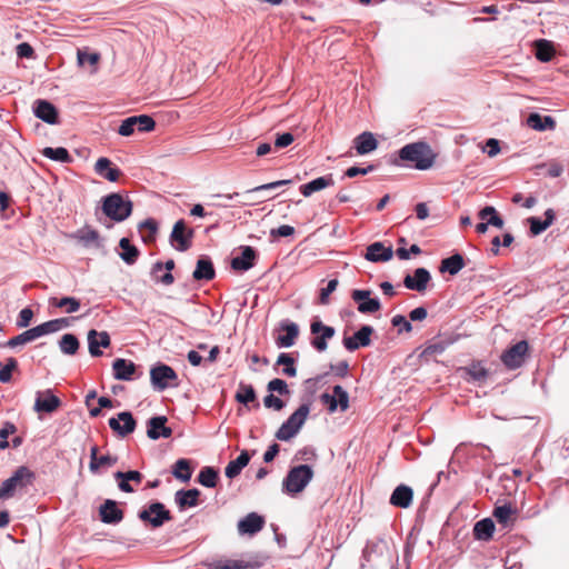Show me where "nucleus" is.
Segmentation results:
<instances>
[{"mask_svg": "<svg viewBox=\"0 0 569 569\" xmlns=\"http://www.w3.org/2000/svg\"><path fill=\"white\" fill-rule=\"evenodd\" d=\"M216 277V270L211 259L202 256L198 259L192 278L196 281H210Z\"/></svg>", "mask_w": 569, "mask_h": 569, "instance_id": "nucleus-25", "label": "nucleus"}, {"mask_svg": "<svg viewBox=\"0 0 569 569\" xmlns=\"http://www.w3.org/2000/svg\"><path fill=\"white\" fill-rule=\"evenodd\" d=\"M112 370L114 379L130 381L134 377L137 367L130 360L117 358L112 363Z\"/></svg>", "mask_w": 569, "mask_h": 569, "instance_id": "nucleus-24", "label": "nucleus"}, {"mask_svg": "<svg viewBox=\"0 0 569 569\" xmlns=\"http://www.w3.org/2000/svg\"><path fill=\"white\" fill-rule=\"evenodd\" d=\"M33 113L40 120L49 123L56 124L58 123V110L57 108L49 102L48 100L38 99L33 102Z\"/></svg>", "mask_w": 569, "mask_h": 569, "instance_id": "nucleus-16", "label": "nucleus"}, {"mask_svg": "<svg viewBox=\"0 0 569 569\" xmlns=\"http://www.w3.org/2000/svg\"><path fill=\"white\" fill-rule=\"evenodd\" d=\"M516 510L510 505L497 506L493 510V517L501 525H508L511 516L515 515Z\"/></svg>", "mask_w": 569, "mask_h": 569, "instance_id": "nucleus-51", "label": "nucleus"}, {"mask_svg": "<svg viewBox=\"0 0 569 569\" xmlns=\"http://www.w3.org/2000/svg\"><path fill=\"white\" fill-rule=\"evenodd\" d=\"M167 421L168 419L166 416L151 417L147 421V436L152 440L170 438L172 429L166 426Z\"/></svg>", "mask_w": 569, "mask_h": 569, "instance_id": "nucleus-14", "label": "nucleus"}, {"mask_svg": "<svg viewBox=\"0 0 569 569\" xmlns=\"http://www.w3.org/2000/svg\"><path fill=\"white\" fill-rule=\"evenodd\" d=\"M198 482L207 488H214L218 482V471L213 467H203L198 475Z\"/></svg>", "mask_w": 569, "mask_h": 569, "instance_id": "nucleus-43", "label": "nucleus"}, {"mask_svg": "<svg viewBox=\"0 0 569 569\" xmlns=\"http://www.w3.org/2000/svg\"><path fill=\"white\" fill-rule=\"evenodd\" d=\"M61 406V400L50 389L38 391L34 401V411L51 413Z\"/></svg>", "mask_w": 569, "mask_h": 569, "instance_id": "nucleus-15", "label": "nucleus"}, {"mask_svg": "<svg viewBox=\"0 0 569 569\" xmlns=\"http://www.w3.org/2000/svg\"><path fill=\"white\" fill-rule=\"evenodd\" d=\"M480 220H487L489 226L501 229L505 224L502 218L498 214L497 210L492 206H487L478 212Z\"/></svg>", "mask_w": 569, "mask_h": 569, "instance_id": "nucleus-40", "label": "nucleus"}, {"mask_svg": "<svg viewBox=\"0 0 569 569\" xmlns=\"http://www.w3.org/2000/svg\"><path fill=\"white\" fill-rule=\"evenodd\" d=\"M14 432L16 426L11 422H6L4 426L0 429V449H7L9 447L7 438L9 435Z\"/></svg>", "mask_w": 569, "mask_h": 569, "instance_id": "nucleus-62", "label": "nucleus"}, {"mask_svg": "<svg viewBox=\"0 0 569 569\" xmlns=\"http://www.w3.org/2000/svg\"><path fill=\"white\" fill-rule=\"evenodd\" d=\"M134 121L136 120H133V117H129V118L124 119L118 129V133L123 137L131 136L134 132V129L137 128V124H134Z\"/></svg>", "mask_w": 569, "mask_h": 569, "instance_id": "nucleus-63", "label": "nucleus"}, {"mask_svg": "<svg viewBox=\"0 0 569 569\" xmlns=\"http://www.w3.org/2000/svg\"><path fill=\"white\" fill-rule=\"evenodd\" d=\"M101 203L102 213L113 222L124 221L133 209L132 201L118 192L107 194L101 199Z\"/></svg>", "mask_w": 569, "mask_h": 569, "instance_id": "nucleus-2", "label": "nucleus"}, {"mask_svg": "<svg viewBox=\"0 0 569 569\" xmlns=\"http://www.w3.org/2000/svg\"><path fill=\"white\" fill-rule=\"evenodd\" d=\"M335 184V180L331 173L319 177L317 179H313L309 181L308 183H305L300 186V192L303 197L308 198L313 192L323 190L328 187H332Z\"/></svg>", "mask_w": 569, "mask_h": 569, "instance_id": "nucleus-28", "label": "nucleus"}, {"mask_svg": "<svg viewBox=\"0 0 569 569\" xmlns=\"http://www.w3.org/2000/svg\"><path fill=\"white\" fill-rule=\"evenodd\" d=\"M310 332L315 336L310 343L319 352L327 350L328 340L332 339L336 335L333 327L322 323L319 319H315L311 322Z\"/></svg>", "mask_w": 569, "mask_h": 569, "instance_id": "nucleus-8", "label": "nucleus"}, {"mask_svg": "<svg viewBox=\"0 0 569 569\" xmlns=\"http://www.w3.org/2000/svg\"><path fill=\"white\" fill-rule=\"evenodd\" d=\"M313 478V470L307 465L292 467L282 481V490L288 495H297L305 490Z\"/></svg>", "mask_w": 569, "mask_h": 569, "instance_id": "nucleus-3", "label": "nucleus"}, {"mask_svg": "<svg viewBox=\"0 0 569 569\" xmlns=\"http://www.w3.org/2000/svg\"><path fill=\"white\" fill-rule=\"evenodd\" d=\"M18 367V361L14 358H9L7 363L0 369V382L7 383L12 378V371Z\"/></svg>", "mask_w": 569, "mask_h": 569, "instance_id": "nucleus-55", "label": "nucleus"}, {"mask_svg": "<svg viewBox=\"0 0 569 569\" xmlns=\"http://www.w3.org/2000/svg\"><path fill=\"white\" fill-rule=\"evenodd\" d=\"M150 379L156 390L163 391L170 386L176 385L173 382L177 381L178 376L171 367L163 363H158L151 368Z\"/></svg>", "mask_w": 569, "mask_h": 569, "instance_id": "nucleus-7", "label": "nucleus"}, {"mask_svg": "<svg viewBox=\"0 0 569 569\" xmlns=\"http://www.w3.org/2000/svg\"><path fill=\"white\" fill-rule=\"evenodd\" d=\"M114 478L118 481L119 489L123 492L130 493V492L134 491L133 487L130 485V481H133L137 485H140L143 479V476L141 472H139L137 470H130V471H126V472L117 471L114 473Z\"/></svg>", "mask_w": 569, "mask_h": 569, "instance_id": "nucleus-27", "label": "nucleus"}, {"mask_svg": "<svg viewBox=\"0 0 569 569\" xmlns=\"http://www.w3.org/2000/svg\"><path fill=\"white\" fill-rule=\"evenodd\" d=\"M413 491L409 486H398L390 497V503L399 508H408L412 503Z\"/></svg>", "mask_w": 569, "mask_h": 569, "instance_id": "nucleus-30", "label": "nucleus"}, {"mask_svg": "<svg viewBox=\"0 0 569 569\" xmlns=\"http://www.w3.org/2000/svg\"><path fill=\"white\" fill-rule=\"evenodd\" d=\"M529 346L526 340H521L511 346L501 355V361L508 369H518L522 366Z\"/></svg>", "mask_w": 569, "mask_h": 569, "instance_id": "nucleus-10", "label": "nucleus"}, {"mask_svg": "<svg viewBox=\"0 0 569 569\" xmlns=\"http://www.w3.org/2000/svg\"><path fill=\"white\" fill-rule=\"evenodd\" d=\"M276 365L283 366L282 373L288 377H295L297 369L295 367V359L289 353H280L278 356Z\"/></svg>", "mask_w": 569, "mask_h": 569, "instance_id": "nucleus-49", "label": "nucleus"}, {"mask_svg": "<svg viewBox=\"0 0 569 569\" xmlns=\"http://www.w3.org/2000/svg\"><path fill=\"white\" fill-rule=\"evenodd\" d=\"M172 475L176 479L187 482L191 479L192 468L188 459H178L172 467Z\"/></svg>", "mask_w": 569, "mask_h": 569, "instance_id": "nucleus-37", "label": "nucleus"}, {"mask_svg": "<svg viewBox=\"0 0 569 569\" xmlns=\"http://www.w3.org/2000/svg\"><path fill=\"white\" fill-rule=\"evenodd\" d=\"M430 280V272L426 268H417L413 272V276L407 274L405 277L403 284L409 290L422 292L426 290Z\"/></svg>", "mask_w": 569, "mask_h": 569, "instance_id": "nucleus-17", "label": "nucleus"}, {"mask_svg": "<svg viewBox=\"0 0 569 569\" xmlns=\"http://www.w3.org/2000/svg\"><path fill=\"white\" fill-rule=\"evenodd\" d=\"M119 247L121 249V252L119 253L120 258L127 263V264H133L138 260L140 256L139 249L131 244L130 240L128 238H122L119 241Z\"/></svg>", "mask_w": 569, "mask_h": 569, "instance_id": "nucleus-34", "label": "nucleus"}, {"mask_svg": "<svg viewBox=\"0 0 569 569\" xmlns=\"http://www.w3.org/2000/svg\"><path fill=\"white\" fill-rule=\"evenodd\" d=\"M338 280L331 279L328 281L327 286L320 290L319 302L321 305H328L329 296L337 289Z\"/></svg>", "mask_w": 569, "mask_h": 569, "instance_id": "nucleus-59", "label": "nucleus"}, {"mask_svg": "<svg viewBox=\"0 0 569 569\" xmlns=\"http://www.w3.org/2000/svg\"><path fill=\"white\" fill-rule=\"evenodd\" d=\"M249 461H250V456H249L248 451L243 450L238 456L237 459L231 460L227 465V467L224 469L226 477L229 478V479L236 478L237 476L240 475V472L249 463Z\"/></svg>", "mask_w": 569, "mask_h": 569, "instance_id": "nucleus-33", "label": "nucleus"}, {"mask_svg": "<svg viewBox=\"0 0 569 569\" xmlns=\"http://www.w3.org/2000/svg\"><path fill=\"white\" fill-rule=\"evenodd\" d=\"M137 422L129 411H122L117 417L109 419V427L121 438L132 433L136 429Z\"/></svg>", "mask_w": 569, "mask_h": 569, "instance_id": "nucleus-12", "label": "nucleus"}, {"mask_svg": "<svg viewBox=\"0 0 569 569\" xmlns=\"http://www.w3.org/2000/svg\"><path fill=\"white\" fill-rule=\"evenodd\" d=\"M241 254L232 258L231 268L236 271H248L254 266L257 259L256 250L250 246L240 247Z\"/></svg>", "mask_w": 569, "mask_h": 569, "instance_id": "nucleus-19", "label": "nucleus"}, {"mask_svg": "<svg viewBox=\"0 0 569 569\" xmlns=\"http://www.w3.org/2000/svg\"><path fill=\"white\" fill-rule=\"evenodd\" d=\"M101 521L109 525L119 523L123 519V511L118 508L117 502L107 499L99 509Z\"/></svg>", "mask_w": 569, "mask_h": 569, "instance_id": "nucleus-21", "label": "nucleus"}, {"mask_svg": "<svg viewBox=\"0 0 569 569\" xmlns=\"http://www.w3.org/2000/svg\"><path fill=\"white\" fill-rule=\"evenodd\" d=\"M77 238L84 244L98 243L99 232L91 228H83L78 231Z\"/></svg>", "mask_w": 569, "mask_h": 569, "instance_id": "nucleus-54", "label": "nucleus"}, {"mask_svg": "<svg viewBox=\"0 0 569 569\" xmlns=\"http://www.w3.org/2000/svg\"><path fill=\"white\" fill-rule=\"evenodd\" d=\"M68 325L67 319H53L37 326L40 337L53 333Z\"/></svg>", "mask_w": 569, "mask_h": 569, "instance_id": "nucleus-48", "label": "nucleus"}, {"mask_svg": "<svg viewBox=\"0 0 569 569\" xmlns=\"http://www.w3.org/2000/svg\"><path fill=\"white\" fill-rule=\"evenodd\" d=\"M94 171L97 174L111 182H116L121 176L120 169L112 167L111 161L104 157L97 160L94 164Z\"/></svg>", "mask_w": 569, "mask_h": 569, "instance_id": "nucleus-29", "label": "nucleus"}, {"mask_svg": "<svg viewBox=\"0 0 569 569\" xmlns=\"http://www.w3.org/2000/svg\"><path fill=\"white\" fill-rule=\"evenodd\" d=\"M535 54L542 62L550 61L553 56V48L547 40H538L535 43Z\"/></svg>", "mask_w": 569, "mask_h": 569, "instance_id": "nucleus-46", "label": "nucleus"}, {"mask_svg": "<svg viewBox=\"0 0 569 569\" xmlns=\"http://www.w3.org/2000/svg\"><path fill=\"white\" fill-rule=\"evenodd\" d=\"M370 290L355 289L351 292V298L358 303L357 310L360 313L368 315L375 313L381 309V303L378 298H371Z\"/></svg>", "mask_w": 569, "mask_h": 569, "instance_id": "nucleus-11", "label": "nucleus"}, {"mask_svg": "<svg viewBox=\"0 0 569 569\" xmlns=\"http://www.w3.org/2000/svg\"><path fill=\"white\" fill-rule=\"evenodd\" d=\"M36 475L26 466H20L12 473V476L6 479L0 487V499H9L14 496L19 490H23L32 485Z\"/></svg>", "mask_w": 569, "mask_h": 569, "instance_id": "nucleus-4", "label": "nucleus"}, {"mask_svg": "<svg viewBox=\"0 0 569 569\" xmlns=\"http://www.w3.org/2000/svg\"><path fill=\"white\" fill-rule=\"evenodd\" d=\"M393 256L392 247H386L382 242H373L367 247L365 258L371 262H386Z\"/></svg>", "mask_w": 569, "mask_h": 569, "instance_id": "nucleus-22", "label": "nucleus"}, {"mask_svg": "<svg viewBox=\"0 0 569 569\" xmlns=\"http://www.w3.org/2000/svg\"><path fill=\"white\" fill-rule=\"evenodd\" d=\"M436 154L430 146L419 141L408 143L398 151V158L392 160L397 167H408L417 170H428L435 163Z\"/></svg>", "mask_w": 569, "mask_h": 569, "instance_id": "nucleus-1", "label": "nucleus"}, {"mask_svg": "<svg viewBox=\"0 0 569 569\" xmlns=\"http://www.w3.org/2000/svg\"><path fill=\"white\" fill-rule=\"evenodd\" d=\"M111 343L110 336L107 331H100L92 329L88 332V345L89 352L92 357H99L102 355L100 347L108 348Z\"/></svg>", "mask_w": 569, "mask_h": 569, "instance_id": "nucleus-20", "label": "nucleus"}, {"mask_svg": "<svg viewBox=\"0 0 569 569\" xmlns=\"http://www.w3.org/2000/svg\"><path fill=\"white\" fill-rule=\"evenodd\" d=\"M163 269V263L158 261L156 262L153 266H152V269H151V276L152 278L154 279L156 282H160L164 286H170L173 283L174 281V278L172 276L171 272H166L163 273L162 276H159V272L162 271Z\"/></svg>", "mask_w": 569, "mask_h": 569, "instance_id": "nucleus-50", "label": "nucleus"}, {"mask_svg": "<svg viewBox=\"0 0 569 569\" xmlns=\"http://www.w3.org/2000/svg\"><path fill=\"white\" fill-rule=\"evenodd\" d=\"M193 230L188 228L184 220H178L170 234V243L178 251H187L192 244Z\"/></svg>", "mask_w": 569, "mask_h": 569, "instance_id": "nucleus-9", "label": "nucleus"}, {"mask_svg": "<svg viewBox=\"0 0 569 569\" xmlns=\"http://www.w3.org/2000/svg\"><path fill=\"white\" fill-rule=\"evenodd\" d=\"M263 405L266 408H272L277 411L284 407V402L271 392L263 398Z\"/></svg>", "mask_w": 569, "mask_h": 569, "instance_id": "nucleus-64", "label": "nucleus"}, {"mask_svg": "<svg viewBox=\"0 0 569 569\" xmlns=\"http://www.w3.org/2000/svg\"><path fill=\"white\" fill-rule=\"evenodd\" d=\"M391 323L393 327L398 328V333L402 332H411L412 331V325L409 320L406 319L405 316L396 315L391 319Z\"/></svg>", "mask_w": 569, "mask_h": 569, "instance_id": "nucleus-58", "label": "nucleus"}, {"mask_svg": "<svg viewBox=\"0 0 569 569\" xmlns=\"http://www.w3.org/2000/svg\"><path fill=\"white\" fill-rule=\"evenodd\" d=\"M40 338L39 331L37 327H33L31 329H28L23 331L22 333L11 338L8 340L7 346L10 348H16L18 346H23L26 343H29L36 339Z\"/></svg>", "mask_w": 569, "mask_h": 569, "instance_id": "nucleus-39", "label": "nucleus"}, {"mask_svg": "<svg viewBox=\"0 0 569 569\" xmlns=\"http://www.w3.org/2000/svg\"><path fill=\"white\" fill-rule=\"evenodd\" d=\"M268 391L278 392L280 395H287L289 393L288 385L284 380L276 378L268 382L267 386Z\"/></svg>", "mask_w": 569, "mask_h": 569, "instance_id": "nucleus-60", "label": "nucleus"}, {"mask_svg": "<svg viewBox=\"0 0 569 569\" xmlns=\"http://www.w3.org/2000/svg\"><path fill=\"white\" fill-rule=\"evenodd\" d=\"M310 406L308 403L301 405L278 429L276 438L280 441H289L293 438L305 425Z\"/></svg>", "mask_w": 569, "mask_h": 569, "instance_id": "nucleus-5", "label": "nucleus"}, {"mask_svg": "<svg viewBox=\"0 0 569 569\" xmlns=\"http://www.w3.org/2000/svg\"><path fill=\"white\" fill-rule=\"evenodd\" d=\"M42 154L53 161H59L62 163H68L71 161V157L66 148H51L47 147L42 150Z\"/></svg>", "mask_w": 569, "mask_h": 569, "instance_id": "nucleus-45", "label": "nucleus"}, {"mask_svg": "<svg viewBox=\"0 0 569 569\" xmlns=\"http://www.w3.org/2000/svg\"><path fill=\"white\" fill-rule=\"evenodd\" d=\"M261 560H232V559H218L208 565L209 569H258L262 567Z\"/></svg>", "mask_w": 569, "mask_h": 569, "instance_id": "nucleus-18", "label": "nucleus"}, {"mask_svg": "<svg viewBox=\"0 0 569 569\" xmlns=\"http://www.w3.org/2000/svg\"><path fill=\"white\" fill-rule=\"evenodd\" d=\"M49 305L57 308H64L68 313L77 312L80 309V301L73 297H63L60 299L52 297L49 299Z\"/></svg>", "mask_w": 569, "mask_h": 569, "instance_id": "nucleus-41", "label": "nucleus"}, {"mask_svg": "<svg viewBox=\"0 0 569 569\" xmlns=\"http://www.w3.org/2000/svg\"><path fill=\"white\" fill-rule=\"evenodd\" d=\"M373 331L375 329L371 326L365 325L353 336L345 337L342 345L348 351H356L360 347H368L371 343L370 337Z\"/></svg>", "mask_w": 569, "mask_h": 569, "instance_id": "nucleus-13", "label": "nucleus"}, {"mask_svg": "<svg viewBox=\"0 0 569 569\" xmlns=\"http://www.w3.org/2000/svg\"><path fill=\"white\" fill-rule=\"evenodd\" d=\"M147 229L149 231V237L143 238L144 241L153 240L154 236L158 231V224L157 221L152 218H148L139 223V230Z\"/></svg>", "mask_w": 569, "mask_h": 569, "instance_id": "nucleus-61", "label": "nucleus"}, {"mask_svg": "<svg viewBox=\"0 0 569 569\" xmlns=\"http://www.w3.org/2000/svg\"><path fill=\"white\" fill-rule=\"evenodd\" d=\"M280 330L284 331V335H280L276 343L280 348H290L295 345L296 339L299 336V327L297 323L291 322L289 320L282 321L280 323Z\"/></svg>", "mask_w": 569, "mask_h": 569, "instance_id": "nucleus-23", "label": "nucleus"}, {"mask_svg": "<svg viewBox=\"0 0 569 569\" xmlns=\"http://www.w3.org/2000/svg\"><path fill=\"white\" fill-rule=\"evenodd\" d=\"M138 517L141 521L150 523L153 528H159L166 521L172 519L170 511L159 501L151 502L147 508L140 510Z\"/></svg>", "mask_w": 569, "mask_h": 569, "instance_id": "nucleus-6", "label": "nucleus"}, {"mask_svg": "<svg viewBox=\"0 0 569 569\" xmlns=\"http://www.w3.org/2000/svg\"><path fill=\"white\" fill-rule=\"evenodd\" d=\"M256 398V391L251 385H246L243 382L239 385V389L236 393V400L239 403L248 405L250 402H253Z\"/></svg>", "mask_w": 569, "mask_h": 569, "instance_id": "nucleus-47", "label": "nucleus"}, {"mask_svg": "<svg viewBox=\"0 0 569 569\" xmlns=\"http://www.w3.org/2000/svg\"><path fill=\"white\" fill-rule=\"evenodd\" d=\"M332 392L337 397L338 406L340 411H346L349 408V395L348 392L339 385L332 388Z\"/></svg>", "mask_w": 569, "mask_h": 569, "instance_id": "nucleus-56", "label": "nucleus"}, {"mask_svg": "<svg viewBox=\"0 0 569 569\" xmlns=\"http://www.w3.org/2000/svg\"><path fill=\"white\" fill-rule=\"evenodd\" d=\"M527 123L531 129L538 131L552 129L555 127V121L551 117H541L538 113H531L527 119Z\"/></svg>", "mask_w": 569, "mask_h": 569, "instance_id": "nucleus-42", "label": "nucleus"}, {"mask_svg": "<svg viewBox=\"0 0 569 569\" xmlns=\"http://www.w3.org/2000/svg\"><path fill=\"white\" fill-rule=\"evenodd\" d=\"M134 124H137V129L140 132H149L152 131L156 127L154 120L147 114L133 116Z\"/></svg>", "mask_w": 569, "mask_h": 569, "instance_id": "nucleus-53", "label": "nucleus"}, {"mask_svg": "<svg viewBox=\"0 0 569 569\" xmlns=\"http://www.w3.org/2000/svg\"><path fill=\"white\" fill-rule=\"evenodd\" d=\"M353 143L359 154H368L378 148L377 139L369 131H365L357 136L353 140Z\"/></svg>", "mask_w": 569, "mask_h": 569, "instance_id": "nucleus-32", "label": "nucleus"}, {"mask_svg": "<svg viewBox=\"0 0 569 569\" xmlns=\"http://www.w3.org/2000/svg\"><path fill=\"white\" fill-rule=\"evenodd\" d=\"M77 58H78V63L80 66H86V64L94 66L98 63L100 56L97 52H88V51H83V50H78Z\"/></svg>", "mask_w": 569, "mask_h": 569, "instance_id": "nucleus-57", "label": "nucleus"}, {"mask_svg": "<svg viewBox=\"0 0 569 569\" xmlns=\"http://www.w3.org/2000/svg\"><path fill=\"white\" fill-rule=\"evenodd\" d=\"M545 220H541L537 217H530L528 218V222L530 224V231L533 236H538L541 232H543L553 221L555 219V212L552 209H548L545 212Z\"/></svg>", "mask_w": 569, "mask_h": 569, "instance_id": "nucleus-35", "label": "nucleus"}, {"mask_svg": "<svg viewBox=\"0 0 569 569\" xmlns=\"http://www.w3.org/2000/svg\"><path fill=\"white\" fill-rule=\"evenodd\" d=\"M200 491L196 488L188 490H178L174 495V502L180 510L198 506Z\"/></svg>", "mask_w": 569, "mask_h": 569, "instance_id": "nucleus-31", "label": "nucleus"}, {"mask_svg": "<svg viewBox=\"0 0 569 569\" xmlns=\"http://www.w3.org/2000/svg\"><path fill=\"white\" fill-rule=\"evenodd\" d=\"M263 517L256 512H251L238 522V530L241 535H254L263 528Z\"/></svg>", "mask_w": 569, "mask_h": 569, "instance_id": "nucleus-26", "label": "nucleus"}, {"mask_svg": "<svg viewBox=\"0 0 569 569\" xmlns=\"http://www.w3.org/2000/svg\"><path fill=\"white\" fill-rule=\"evenodd\" d=\"M465 267V259L460 253H455L441 261L440 271L457 274Z\"/></svg>", "mask_w": 569, "mask_h": 569, "instance_id": "nucleus-36", "label": "nucleus"}, {"mask_svg": "<svg viewBox=\"0 0 569 569\" xmlns=\"http://www.w3.org/2000/svg\"><path fill=\"white\" fill-rule=\"evenodd\" d=\"M465 371L473 381H483L488 377V370L479 362L471 363Z\"/></svg>", "mask_w": 569, "mask_h": 569, "instance_id": "nucleus-52", "label": "nucleus"}, {"mask_svg": "<svg viewBox=\"0 0 569 569\" xmlns=\"http://www.w3.org/2000/svg\"><path fill=\"white\" fill-rule=\"evenodd\" d=\"M59 347L62 353L72 356L79 349V340L72 333H66L59 341Z\"/></svg>", "mask_w": 569, "mask_h": 569, "instance_id": "nucleus-44", "label": "nucleus"}, {"mask_svg": "<svg viewBox=\"0 0 569 569\" xmlns=\"http://www.w3.org/2000/svg\"><path fill=\"white\" fill-rule=\"evenodd\" d=\"M493 531L495 523L490 518L479 520L473 527V535L479 540H489L492 538Z\"/></svg>", "mask_w": 569, "mask_h": 569, "instance_id": "nucleus-38", "label": "nucleus"}]
</instances>
